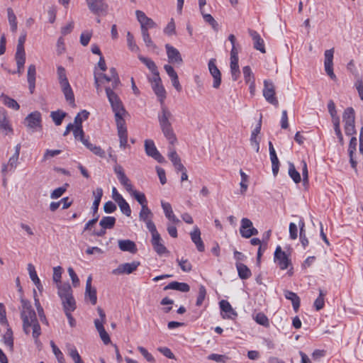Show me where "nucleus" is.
Wrapping results in <instances>:
<instances>
[{"label":"nucleus","instance_id":"38","mask_svg":"<svg viewBox=\"0 0 363 363\" xmlns=\"http://www.w3.org/2000/svg\"><path fill=\"white\" fill-rule=\"evenodd\" d=\"M0 99L1 100L2 103L8 108H12L16 111L20 108V106L18 104V102L6 94H2L0 96Z\"/></svg>","mask_w":363,"mask_h":363},{"label":"nucleus","instance_id":"22","mask_svg":"<svg viewBox=\"0 0 363 363\" xmlns=\"http://www.w3.org/2000/svg\"><path fill=\"white\" fill-rule=\"evenodd\" d=\"M161 206L166 218L174 224H178L180 220L174 215L172 206L169 203L161 201Z\"/></svg>","mask_w":363,"mask_h":363},{"label":"nucleus","instance_id":"14","mask_svg":"<svg viewBox=\"0 0 363 363\" xmlns=\"http://www.w3.org/2000/svg\"><path fill=\"white\" fill-rule=\"evenodd\" d=\"M216 59H211L208 62V67L211 75L213 78V87L218 89L221 84V73L216 66Z\"/></svg>","mask_w":363,"mask_h":363},{"label":"nucleus","instance_id":"40","mask_svg":"<svg viewBox=\"0 0 363 363\" xmlns=\"http://www.w3.org/2000/svg\"><path fill=\"white\" fill-rule=\"evenodd\" d=\"M67 354L72 358L74 363H84L74 345H69L67 346Z\"/></svg>","mask_w":363,"mask_h":363},{"label":"nucleus","instance_id":"13","mask_svg":"<svg viewBox=\"0 0 363 363\" xmlns=\"http://www.w3.org/2000/svg\"><path fill=\"white\" fill-rule=\"evenodd\" d=\"M240 233L242 237L249 238L258 234V230L253 227L252 221L246 218L241 220Z\"/></svg>","mask_w":363,"mask_h":363},{"label":"nucleus","instance_id":"64","mask_svg":"<svg viewBox=\"0 0 363 363\" xmlns=\"http://www.w3.org/2000/svg\"><path fill=\"white\" fill-rule=\"evenodd\" d=\"M51 346L52 348L53 353L55 354L56 358L59 363H65V360L63 356L62 352L60 350V349L55 345L53 342H51Z\"/></svg>","mask_w":363,"mask_h":363},{"label":"nucleus","instance_id":"24","mask_svg":"<svg viewBox=\"0 0 363 363\" xmlns=\"http://www.w3.org/2000/svg\"><path fill=\"white\" fill-rule=\"evenodd\" d=\"M169 152L168 154V157L172 162L175 169L177 171H184L185 167L182 164V163L181 162V159H180L179 156L178 155V154L177 153V152L175 151V150L173 148H171V147H169Z\"/></svg>","mask_w":363,"mask_h":363},{"label":"nucleus","instance_id":"33","mask_svg":"<svg viewBox=\"0 0 363 363\" xmlns=\"http://www.w3.org/2000/svg\"><path fill=\"white\" fill-rule=\"evenodd\" d=\"M28 270L29 272V276L32 281L34 283V284L36 286L37 289L39 290V291H43V285L41 284L40 280L38 277V274L36 273L35 267L32 264H28Z\"/></svg>","mask_w":363,"mask_h":363},{"label":"nucleus","instance_id":"28","mask_svg":"<svg viewBox=\"0 0 363 363\" xmlns=\"http://www.w3.org/2000/svg\"><path fill=\"white\" fill-rule=\"evenodd\" d=\"M0 130L5 135L12 134L13 132L5 113H0Z\"/></svg>","mask_w":363,"mask_h":363},{"label":"nucleus","instance_id":"2","mask_svg":"<svg viewBox=\"0 0 363 363\" xmlns=\"http://www.w3.org/2000/svg\"><path fill=\"white\" fill-rule=\"evenodd\" d=\"M157 120L161 131L165 138L170 145H174L177 139L172 127L174 116L165 104L161 106L160 111L157 114Z\"/></svg>","mask_w":363,"mask_h":363},{"label":"nucleus","instance_id":"57","mask_svg":"<svg viewBox=\"0 0 363 363\" xmlns=\"http://www.w3.org/2000/svg\"><path fill=\"white\" fill-rule=\"evenodd\" d=\"M270 160L272 162V172L274 176H277L279 172V161L278 160V157L277 156V153H272L269 154Z\"/></svg>","mask_w":363,"mask_h":363},{"label":"nucleus","instance_id":"53","mask_svg":"<svg viewBox=\"0 0 363 363\" xmlns=\"http://www.w3.org/2000/svg\"><path fill=\"white\" fill-rule=\"evenodd\" d=\"M240 174L241 177V182L240 183V192L242 194H244L247 191L248 187L247 182L249 177L242 169L240 170Z\"/></svg>","mask_w":363,"mask_h":363},{"label":"nucleus","instance_id":"11","mask_svg":"<svg viewBox=\"0 0 363 363\" xmlns=\"http://www.w3.org/2000/svg\"><path fill=\"white\" fill-rule=\"evenodd\" d=\"M140 264V263L138 261L121 264L117 268L114 269L111 273L114 275L130 274L134 272Z\"/></svg>","mask_w":363,"mask_h":363},{"label":"nucleus","instance_id":"51","mask_svg":"<svg viewBox=\"0 0 363 363\" xmlns=\"http://www.w3.org/2000/svg\"><path fill=\"white\" fill-rule=\"evenodd\" d=\"M289 174L296 184H298L301 181L299 172L296 171L295 166L292 163L289 164Z\"/></svg>","mask_w":363,"mask_h":363},{"label":"nucleus","instance_id":"55","mask_svg":"<svg viewBox=\"0 0 363 363\" xmlns=\"http://www.w3.org/2000/svg\"><path fill=\"white\" fill-rule=\"evenodd\" d=\"M25 40L26 35H21L19 37L15 55L26 56V52L24 50Z\"/></svg>","mask_w":363,"mask_h":363},{"label":"nucleus","instance_id":"23","mask_svg":"<svg viewBox=\"0 0 363 363\" xmlns=\"http://www.w3.org/2000/svg\"><path fill=\"white\" fill-rule=\"evenodd\" d=\"M262 126V117L260 118L257 126L252 130L250 137V144L252 147L257 152L259 151V140H258L257 135L260 133Z\"/></svg>","mask_w":363,"mask_h":363},{"label":"nucleus","instance_id":"36","mask_svg":"<svg viewBox=\"0 0 363 363\" xmlns=\"http://www.w3.org/2000/svg\"><path fill=\"white\" fill-rule=\"evenodd\" d=\"M235 266L238 270V276L241 279H247L252 275L250 269L242 262H236Z\"/></svg>","mask_w":363,"mask_h":363},{"label":"nucleus","instance_id":"44","mask_svg":"<svg viewBox=\"0 0 363 363\" xmlns=\"http://www.w3.org/2000/svg\"><path fill=\"white\" fill-rule=\"evenodd\" d=\"M8 20L12 32L15 33L17 30V20L16 16L11 8L7 9Z\"/></svg>","mask_w":363,"mask_h":363},{"label":"nucleus","instance_id":"39","mask_svg":"<svg viewBox=\"0 0 363 363\" xmlns=\"http://www.w3.org/2000/svg\"><path fill=\"white\" fill-rule=\"evenodd\" d=\"M60 86L62 87V91L65 96L66 100L70 104H74V93L72 91L69 83H67Z\"/></svg>","mask_w":363,"mask_h":363},{"label":"nucleus","instance_id":"16","mask_svg":"<svg viewBox=\"0 0 363 363\" xmlns=\"http://www.w3.org/2000/svg\"><path fill=\"white\" fill-rule=\"evenodd\" d=\"M333 54H334V49H330L325 51L324 56H325V61H324V66H325V70L327 74L333 79H336V76L333 72Z\"/></svg>","mask_w":363,"mask_h":363},{"label":"nucleus","instance_id":"37","mask_svg":"<svg viewBox=\"0 0 363 363\" xmlns=\"http://www.w3.org/2000/svg\"><path fill=\"white\" fill-rule=\"evenodd\" d=\"M65 312L72 313L76 308V302L73 296L62 299Z\"/></svg>","mask_w":363,"mask_h":363},{"label":"nucleus","instance_id":"43","mask_svg":"<svg viewBox=\"0 0 363 363\" xmlns=\"http://www.w3.org/2000/svg\"><path fill=\"white\" fill-rule=\"evenodd\" d=\"M220 308L223 312L228 313V318H232L231 315L237 316V313L233 310L231 305L228 301L222 300L219 303Z\"/></svg>","mask_w":363,"mask_h":363},{"label":"nucleus","instance_id":"58","mask_svg":"<svg viewBox=\"0 0 363 363\" xmlns=\"http://www.w3.org/2000/svg\"><path fill=\"white\" fill-rule=\"evenodd\" d=\"M203 20L206 23H208L211 26V27L215 30H218V24L216 22V21L214 19V18L211 15L208 13H205L204 11L201 12Z\"/></svg>","mask_w":363,"mask_h":363},{"label":"nucleus","instance_id":"41","mask_svg":"<svg viewBox=\"0 0 363 363\" xmlns=\"http://www.w3.org/2000/svg\"><path fill=\"white\" fill-rule=\"evenodd\" d=\"M129 194L141 205V208L147 206V200L144 193L133 189Z\"/></svg>","mask_w":363,"mask_h":363},{"label":"nucleus","instance_id":"27","mask_svg":"<svg viewBox=\"0 0 363 363\" xmlns=\"http://www.w3.org/2000/svg\"><path fill=\"white\" fill-rule=\"evenodd\" d=\"M36 69L34 65H29L28 68L27 79L30 92L32 94L35 87Z\"/></svg>","mask_w":363,"mask_h":363},{"label":"nucleus","instance_id":"45","mask_svg":"<svg viewBox=\"0 0 363 363\" xmlns=\"http://www.w3.org/2000/svg\"><path fill=\"white\" fill-rule=\"evenodd\" d=\"M230 66L232 79L233 81H237L240 74L239 65H238V60H230Z\"/></svg>","mask_w":363,"mask_h":363},{"label":"nucleus","instance_id":"61","mask_svg":"<svg viewBox=\"0 0 363 363\" xmlns=\"http://www.w3.org/2000/svg\"><path fill=\"white\" fill-rule=\"evenodd\" d=\"M68 184H65V186L58 187L53 190L50 194V198L52 199H57L61 197L63 194L67 191V187Z\"/></svg>","mask_w":363,"mask_h":363},{"label":"nucleus","instance_id":"35","mask_svg":"<svg viewBox=\"0 0 363 363\" xmlns=\"http://www.w3.org/2000/svg\"><path fill=\"white\" fill-rule=\"evenodd\" d=\"M152 90L158 98L160 105L164 104V99H166V91L162 84V82L152 86Z\"/></svg>","mask_w":363,"mask_h":363},{"label":"nucleus","instance_id":"49","mask_svg":"<svg viewBox=\"0 0 363 363\" xmlns=\"http://www.w3.org/2000/svg\"><path fill=\"white\" fill-rule=\"evenodd\" d=\"M138 59L147 66L151 72L158 70L156 64L151 59L143 57L140 55H138Z\"/></svg>","mask_w":363,"mask_h":363},{"label":"nucleus","instance_id":"29","mask_svg":"<svg viewBox=\"0 0 363 363\" xmlns=\"http://www.w3.org/2000/svg\"><path fill=\"white\" fill-rule=\"evenodd\" d=\"M57 294L61 300L72 295V289L69 283H60L57 284Z\"/></svg>","mask_w":363,"mask_h":363},{"label":"nucleus","instance_id":"62","mask_svg":"<svg viewBox=\"0 0 363 363\" xmlns=\"http://www.w3.org/2000/svg\"><path fill=\"white\" fill-rule=\"evenodd\" d=\"M142 37L144 43H145V45L148 48H155L156 45L154 44L153 41L152 40L148 30H141Z\"/></svg>","mask_w":363,"mask_h":363},{"label":"nucleus","instance_id":"21","mask_svg":"<svg viewBox=\"0 0 363 363\" xmlns=\"http://www.w3.org/2000/svg\"><path fill=\"white\" fill-rule=\"evenodd\" d=\"M190 236L198 251L203 252L205 250V246L201 238V231L197 226L194 228L193 231L190 233Z\"/></svg>","mask_w":363,"mask_h":363},{"label":"nucleus","instance_id":"7","mask_svg":"<svg viewBox=\"0 0 363 363\" xmlns=\"http://www.w3.org/2000/svg\"><path fill=\"white\" fill-rule=\"evenodd\" d=\"M118 135L120 140V147L125 149L128 144V131L124 118L115 119Z\"/></svg>","mask_w":363,"mask_h":363},{"label":"nucleus","instance_id":"50","mask_svg":"<svg viewBox=\"0 0 363 363\" xmlns=\"http://www.w3.org/2000/svg\"><path fill=\"white\" fill-rule=\"evenodd\" d=\"M127 43L128 48L132 52H138L140 51V48L135 41L134 36L130 32L127 33Z\"/></svg>","mask_w":363,"mask_h":363},{"label":"nucleus","instance_id":"31","mask_svg":"<svg viewBox=\"0 0 363 363\" xmlns=\"http://www.w3.org/2000/svg\"><path fill=\"white\" fill-rule=\"evenodd\" d=\"M169 289L177 290L182 292H188L190 290V286L186 283L172 281L164 288V290L165 291Z\"/></svg>","mask_w":363,"mask_h":363},{"label":"nucleus","instance_id":"6","mask_svg":"<svg viewBox=\"0 0 363 363\" xmlns=\"http://www.w3.org/2000/svg\"><path fill=\"white\" fill-rule=\"evenodd\" d=\"M263 96L267 102L278 106L279 101L275 96V86L271 80L264 81Z\"/></svg>","mask_w":363,"mask_h":363},{"label":"nucleus","instance_id":"15","mask_svg":"<svg viewBox=\"0 0 363 363\" xmlns=\"http://www.w3.org/2000/svg\"><path fill=\"white\" fill-rule=\"evenodd\" d=\"M145 150L146 154L157 160L158 162H163L164 161V157L157 150L153 140H146L145 141Z\"/></svg>","mask_w":363,"mask_h":363},{"label":"nucleus","instance_id":"20","mask_svg":"<svg viewBox=\"0 0 363 363\" xmlns=\"http://www.w3.org/2000/svg\"><path fill=\"white\" fill-rule=\"evenodd\" d=\"M92 277H88L86 282L85 298H89L92 305L96 304L97 296L96 289L91 286Z\"/></svg>","mask_w":363,"mask_h":363},{"label":"nucleus","instance_id":"1","mask_svg":"<svg viewBox=\"0 0 363 363\" xmlns=\"http://www.w3.org/2000/svg\"><path fill=\"white\" fill-rule=\"evenodd\" d=\"M21 318L23 321V330L26 334H28L30 332V328H32V336L35 345L39 346L40 344L39 337L41 335V328L36 313L29 301L21 298Z\"/></svg>","mask_w":363,"mask_h":363},{"label":"nucleus","instance_id":"25","mask_svg":"<svg viewBox=\"0 0 363 363\" xmlns=\"http://www.w3.org/2000/svg\"><path fill=\"white\" fill-rule=\"evenodd\" d=\"M249 34L251 36L254 42V48L259 50L262 53H265L266 50L264 48V40L260 37L259 34L253 30H249Z\"/></svg>","mask_w":363,"mask_h":363},{"label":"nucleus","instance_id":"19","mask_svg":"<svg viewBox=\"0 0 363 363\" xmlns=\"http://www.w3.org/2000/svg\"><path fill=\"white\" fill-rule=\"evenodd\" d=\"M167 55L170 63L181 65L183 60L179 51L169 44L165 45Z\"/></svg>","mask_w":363,"mask_h":363},{"label":"nucleus","instance_id":"34","mask_svg":"<svg viewBox=\"0 0 363 363\" xmlns=\"http://www.w3.org/2000/svg\"><path fill=\"white\" fill-rule=\"evenodd\" d=\"M357 148V138L355 137H352L350 141L349 147H348V152L350 155V162L351 164V166L353 169H356L357 167V161L354 159V154L356 152Z\"/></svg>","mask_w":363,"mask_h":363},{"label":"nucleus","instance_id":"12","mask_svg":"<svg viewBox=\"0 0 363 363\" xmlns=\"http://www.w3.org/2000/svg\"><path fill=\"white\" fill-rule=\"evenodd\" d=\"M274 262L281 270H284L291 264V260L285 252L281 250L280 246H277L274 252Z\"/></svg>","mask_w":363,"mask_h":363},{"label":"nucleus","instance_id":"3","mask_svg":"<svg viewBox=\"0 0 363 363\" xmlns=\"http://www.w3.org/2000/svg\"><path fill=\"white\" fill-rule=\"evenodd\" d=\"M105 91L112 111L114 113L115 119L124 118L127 112L118 94L111 87H106Z\"/></svg>","mask_w":363,"mask_h":363},{"label":"nucleus","instance_id":"32","mask_svg":"<svg viewBox=\"0 0 363 363\" xmlns=\"http://www.w3.org/2000/svg\"><path fill=\"white\" fill-rule=\"evenodd\" d=\"M93 196L94 197V200L91 208L93 211L94 216H95V215H98L97 212H98L99 206V204L101 202V199L103 196V189L101 187L96 188L93 191Z\"/></svg>","mask_w":363,"mask_h":363},{"label":"nucleus","instance_id":"54","mask_svg":"<svg viewBox=\"0 0 363 363\" xmlns=\"http://www.w3.org/2000/svg\"><path fill=\"white\" fill-rule=\"evenodd\" d=\"M242 72L245 81L247 84L255 82L254 74L250 66H245L242 68Z\"/></svg>","mask_w":363,"mask_h":363},{"label":"nucleus","instance_id":"46","mask_svg":"<svg viewBox=\"0 0 363 363\" xmlns=\"http://www.w3.org/2000/svg\"><path fill=\"white\" fill-rule=\"evenodd\" d=\"M3 341L4 343L11 350H12L13 348V332L10 328H8L6 332L3 335Z\"/></svg>","mask_w":363,"mask_h":363},{"label":"nucleus","instance_id":"26","mask_svg":"<svg viewBox=\"0 0 363 363\" xmlns=\"http://www.w3.org/2000/svg\"><path fill=\"white\" fill-rule=\"evenodd\" d=\"M118 247L121 251L135 253L137 247L135 243L130 240H119L118 241Z\"/></svg>","mask_w":363,"mask_h":363},{"label":"nucleus","instance_id":"5","mask_svg":"<svg viewBox=\"0 0 363 363\" xmlns=\"http://www.w3.org/2000/svg\"><path fill=\"white\" fill-rule=\"evenodd\" d=\"M90 11L95 15H106L108 5L106 0H86Z\"/></svg>","mask_w":363,"mask_h":363},{"label":"nucleus","instance_id":"8","mask_svg":"<svg viewBox=\"0 0 363 363\" xmlns=\"http://www.w3.org/2000/svg\"><path fill=\"white\" fill-rule=\"evenodd\" d=\"M41 113L36 111L29 113L26 117L24 123L28 128L31 129L34 132L38 128H41Z\"/></svg>","mask_w":363,"mask_h":363},{"label":"nucleus","instance_id":"47","mask_svg":"<svg viewBox=\"0 0 363 363\" xmlns=\"http://www.w3.org/2000/svg\"><path fill=\"white\" fill-rule=\"evenodd\" d=\"M66 113L62 111H52L50 113V117L54 121L56 125H60L62 123L64 118L65 117Z\"/></svg>","mask_w":363,"mask_h":363},{"label":"nucleus","instance_id":"60","mask_svg":"<svg viewBox=\"0 0 363 363\" xmlns=\"http://www.w3.org/2000/svg\"><path fill=\"white\" fill-rule=\"evenodd\" d=\"M333 123H334V130H335V133L338 138V140H339V143L341 144V145H343L344 144V140H343V136H342V134L341 133V130H340V120L338 118H336L335 119H334L333 121Z\"/></svg>","mask_w":363,"mask_h":363},{"label":"nucleus","instance_id":"17","mask_svg":"<svg viewBox=\"0 0 363 363\" xmlns=\"http://www.w3.org/2000/svg\"><path fill=\"white\" fill-rule=\"evenodd\" d=\"M135 15L140 24L141 30H148V29L155 28L157 26V24L154 21L147 17L143 11L137 10L135 11Z\"/></svg>","mask_w":363,"mask_h":363},{"label":"nucleus","instance_id":"9","mask_svg":"<svg viewBox=\"0 0 363 363\" xmlns=\"http://www.w3.org/2000/svg\"><path fill=\"white\" fill-rule=\"evenodd\" d=\"M152 235L151 243L155 251L159 255H162L168 253L167 247L163 245L161 236L157 229L150 231Z\"/></svg>","mask_w":363,"mask_h":363},{"label":"nucleus","instance_id":"48","mask_svg":"<svg viewBox=\"0 0 363 363\" xmlns=\"http://www.w3.org/2000/svg\"><path fill=\"white\" fill-rule=\"evenodd\" d=\"M89 113L83 110L79 112L74 118V127H82V122L86 120L89 117Z\"/></svg>","mask_w":363,"mask_h":363},{"label":"nucleus","instance_id":"56","mask_svg":"<svg viewBox=\"0 0 363 363\" xmlns=\"http://www.w3.org/2000/svg\"><path fill=\"white\" fill-rule=\"evenodd\" d=\"M57 77L60 85L69 83L66 75L65 69L62 66L57 67Z\"/></svg>","mask_w":363,"mask_h":363},{"label":"nucleus","instance_id":"30","mask_svg":"<svg viewBox=\"0 0 363 363\" xmlns=\"http://www.w3.org/2000/svg\"><path fill=\"white\" fill-rule=\"evenodd\" d=\"M284 294L286 299L291 301L294 310L295 312H297L300 307L301 302L300 298L298 296V295L296 293L289 290H284Z\"/></svg>","mask_w":363,"mask_h":363},{"label":"nucleus","instance_id":"10","mask_svg":"<svg viewBox=\"0 0 363 363\" xmlns=\"http://www.w3.org/2000/svg\"><path fill=\"white\" fill-rule=\"evenodd\" d=\"M152 218L153 213L147 206L141 208L139 213V219L145 223L149 231L157 229L152 221Z\"/></svg>","mask_w":363,"mask_h":363},{"label":"nucleus","instance_id":"18","mask_svg":"<svg viewBox=\"0 0 363 363\" xmlns=\"http://www.w3.org/2000/svg\"><path fill=\"white\" fill-rule=\"evenodd\" d=\"M114 172L116 174L118 179L121 185L124 186L128 193L131 192V191L134 189L133 186L131 184L130 179L124 173L123 167L121 165H116L114 167Z\"/></svg>","mask_w":363,"mask_h":363},{"label":"nucleus","instance_id":"52","mask_svg":"<svg viewBox=\"0 0 363 363\" xmlns=\"http://www.w3.org/2000/svg\"><path fill=\"white\" fill-rule=\"evenodd\" d=\"M326 293L322 289H319V296L314 301V307L316 311L321 310L325 306L324 297Z\"/></svg>","mask_w":363,"mask_h":363},{"label":"nucleus","instance_id":"42","mask_svg":"<svg viewBox=\"0 0 363 363\" xmlns=\"http://www.w3.org/2000/svg\"><path fill=\"white\" fill-rule=\"evenodd\" d=\"M116 218L113 216H104L99 222V225L104 229H111L116 223Z\"/></svg>","mask_w":363,"mask_h":363},{"label":"nucleus","instance_id":"4","mask_svg":"<svg viewBox=\"0 0 363 363\" xmlns=\"http://www.w3.org/2000/svg\"><path fill=\"white\" fill-rule=\"evenodd\" d=\"M345 123V132L347 135H352L356 133L354 119V110L352 107L347 108L342 116Z\"/></svg>","mask_w":363,"mask_h":363},{"label":"nucleus","instance_id":"63","mask_svg":"<svg viewBox=\"0 0 363 363\" xmlns=\"http://www.w3.org/2000/svg\"><path fill=\"white\" fill-rule=\"evenodd\" d=\"M177 261L181 269L183 272H189L191 270L192 266H191V264L188 261V259H177Z\"/></svg>","mask_w":363,"mask_h":363},{"label":"nucleus","instance_id":"59","mask_svg":"<svg viewBox=\"0 0 363 363\" xmlns=\"http://www.w3.org/2000/svg\"><path fill=\"white\" fill-rule=\"evenodd\" d=\"M15 60L17 65V71L16 72L19 74H21L23 72L24 64L26 62V56L21 55H15ZM16 73V72H14Z\"/></svg>","mask_w":363,"mask_h":363}]
</instances>
